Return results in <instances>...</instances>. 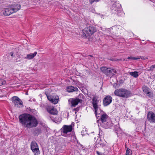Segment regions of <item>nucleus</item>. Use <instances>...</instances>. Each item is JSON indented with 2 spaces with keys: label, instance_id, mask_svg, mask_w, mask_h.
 Returning a JSON list of instances; mask_svg holds the SVG:
<instances>
[{
  "label": "nucleus",
  "instance_id": "f257e3e1",
  "mask_svg": "<svg viewBox=\"0 0 155 155\" xmlns=\"http://www.w3.org/2000/svg\"><path fill=\"white\" fill-rule=\"evenodd\" d=\"M20 122L25 127L31 128L36 127L38 124L37 120L32 115L25 114L19 117Z\"/></svg>",
  "mask_w": 155,
  "mask_h": 155
},
{
  "label": "nucleus",
  "instance_id": "f03ea898",
  "mask_svg": "<svg viewBox=\"0 0 155 155\" xmlns=\"http://www.w3.org/2000/svg\"><path fill=\"white\" fill-rule=\"evenodd\" d=\"M21 8V5L18 4L12 5L7 8H4L3 14L5 16H8L19 10Z\"/></svg>",
  "mask_w": 155,
  "mask_h": 155
},
{
  "label": "nucleus",
  "instance_id": "7ed1b4c3",
  "mask_svg": "<svg viewBox=\"0 0 155 155\" xmlns=\"http://www.w3.org/2000/svg\"><path fill=\"white\" fill-rule=\"evenodd\" d=\"M92 104L94 108V109L95 115L97 118L99 116L98 114L102 111H101L100 107L101 106V101L99 99L98 97L96 96L94 97L92 99Z\"/></svg>",
  "mask_w": 155,
  "mask_h": 155
},
{
  "label": "nucleus",
  "instance_id": "20e7f679",
  "mask_svg": "<svg viewBox=\"0 0 155 155\" xmlns=\"http://www.w3.org/2000/svg\"><path fill=\"white\" fill-rule=\"evenodd\" d=\"M96 31L95 28L93 26L87 27L83 30L82 36L84 38L88 37L92 35Z\"/></svg>",
  "mask_w": 155,
  "mask_h": 155
},
{
  "label": "nucleus",
  "instance_id": "39448f33",
  "mask_svg": "<svg viewBox=\"0 0 155 155\" xmlns=\"http://www.w3.org/2000/svg\"><path fill=\"white\" fill-rule=\"evenodd\" d=\"M114 94L115 95L122 97H127L131 95L130 92L123 89H117L115 90Z\"/></svg>",
  "mask_w": 155,
  "mask_h": 155
},
{
  "label": "nucleus",
  "instance_id": "423d86ee",
  "mask_svg": "<svg viewBox=\"0 0 155 155\" xmlns=\"http://www.w3.org/2000/svg\"><path fill=\"white\" fill-rule=\"evenodd\" d=\"M72 130V127L71 125L69 126L64 125L62 128L61 129L62 132V135L63 136L68 137L70 136L69 135L67 134L69 132H71Z\"/></svg>",
  "mask_w": 155,
  "mask_h": 155
},
{
  "label": "nucleus",
  "instance_id": "0eeeda50",
  "mask_svg": "<svg viewBox=\"0 0 155 155\" xmlns=\"http://www.w3.org/2000/svg\"><path fill=\"white\" fill-rule=\"evenodd\" d=\"M31 149L35 155H38L39 153V149L38 146L36 142L33 141L31 143Z\"/></svg>",
  "mask_w": 155,
  "mask_h": 155
},
{
  "label": "nucleus",
  "instance_id": "6e6552de",
  "mask_svg": "<svg viewBox=\"0 0 155 155\" xmlns=\"http://www.w3.org/2000/svg\"><path fill=\"white\" fill-rule=\"evenodd\" d=\"M12 103L15 106H17V107H19L18 106V104L21 106H23L22 102L17 97L14 96L12 98Z\"/></svg>",
  "mask_w": 155,
  "mask_h": 155
},
{
  "label": "nucleus",
  "instance_id": "1a4fd4ad",
  "mask_svg": "<svg viewBox=\"0 0 155 155\" xmlns=\"http://www.w3.org/2000/svg\"><path fill=\"white\" fill-rule=\"evenodd\" d=\"M147 120L151 123H155V114L152 112H148L147 115Z\"/></svg>",
  "mask_w": 155,
  "mask_h": 155
},
{
  "label": "nucleus",
  "instance_id": "9d476101",
  "mask_svg": "<svg viewBox=\"0 0 155 155\" xmlns=\"http://www.w3.org/2000/svg\"><path fill=\"white\" fill-rule=\"evenodd\" d=\"M46 109L47 112L50 114L53 115H56L58 111L56 109L52 106H48L46 107Z\"/></svg>",
  "mask_w": 155,
  "mask_h": 155
},
{
  "label": "nucleus",
  "instance_id": "9b49d317",
  "mask_svg": "<svg viewBox=\"0 0 155 155\" xmlns=\"http://www.w3.org/2000/svg\"><path fill=\"white\" fill-rule=\"evenodd\" d=\"M47 98L50 101L54 104H56L58 103L59 99V97L57 95L48 96Z\"/></svg>",
  "mask_w": 155,
  "mask_h": 155
},
{
  "label": "nucleus",
  "instance_id": "f8f14e48",
  "mask_svg": "<svg viewBox=\"0 0 155 155\" xmlns=\"http://www.w3.org/2000/svg\"><path fill=\"white\" fill-rule=\"evenodd\" d=\"M112 98L110 96H106L103 100V104L104 106H107L109 104L112 102Z\"/></svg>",
  "mask_w": 155,
  "mask_h": 155
},
{
  "label": "nucleus",
  "instance_id": "ddd939ff",
  "mask_svg": "<svg viewBox=\"0 0 155 155\" xmlns=\"http://www.w3.org/2000/svg\"><path fill=\"white\" fill-rule=\"evenodd\" d=\"M120 5L118 4V5L115 6L114 5L113 8V9L114 11H116L115 13H116L118 16H120L121 15V14H122L123 12L121 8L119 7Z\"/></svg>",
  "mask_w": 155,
  "mask_h": 155
},
{
  "label": "nucleus",
  "instance_id": "4468645a",
  "mask_svg": "<svg viewBox=\"0 0 155 155\" xmlns=\"http://www.w3.org/2000/svg\"><path fill=\"white\" fill-rule=\"evenodd\" d=\"M69 101H70L71 106L74 107L78 104V103L81 102L82 100L78 98H76L75 99H71V100H70Z\"/></svg>",
  "mask_w": 155,
  "mask_h": 155
},
{
  "label": "nucleus",
  "instance_id": "2eb2a0df",
  "mask_svg": "<svg viewBox=\"0 0 155 155\" xmlns=\"http://www.w3.org/2000/svg\"><path fill=\"white\" fill-rule=\"evenodd\" d=\"M101 71L106 75L108 76L111 73V70L105 67H101L100 68Z\"/></svg>",
  "mask_w": 155,
  "mask_h": 155
},
{
  "label": "nucleus",
  "instance_id": "dca6fc26",
  "mask_svg": "<svg viewBox=\"0 0 155 155\" xmlns=\"http://www.w3.org/2000/svg\"><path fill=\"white\" fill-rule=\"evenodd\" d=\"M78 91V89L76 87L70 86L67 87V91L68 92H72L75 91Z\"/></svg>",
  "mask_w": 155,
  "mask_h": 155
},
{
  "label": "nucleus",
  "instance_id": "f3484780",
  "mask_svg": "<svg viewBox=\"0 0 155 155\" xmlns=\"http://www.w3.org/2000/svg\"><path fill=\"white\" fill-rule=\"evenodd\" d=\"M37 52H35L34 53L31 54H28L24 58L28 60H31L32 59L37 55Z\"/></svg>",
  "mask_w": 155,
  "mask_h": 155
},
{
  "label": "nucleus",
  "instance_id": "a211bd4d",
  "mask_svg": "<svg viewBox=\"0 0 155 155\" xmlns=\"http://www.w3.org/2000/svg\"><path fill=\"white\" fill-rule=\"evenodd\" d=\"M108 117V116L106 114H101V120L102 123L106 122L107 119Z\"/></svg>",
  "mask_w": 155,
  "mask_h": 155
},
{
  "label": "nucleus",
  "instance_id": "6ab92c4d",
  "mask_svg": "<svg viewBox=\"0 0 155 155\" xmlns=\"http://www.w3.org/2000/svg\"><path fill=\"white\" fill-rule=\"evenodd\" d=\"M142 89L143 92L146 94H148L150 93V92L149 91V88L147 87L144 86L143 87Z\"/></svg>",
  "mask_w": 155,
  "mask_h": 155
},
{
  "label": "nucleus",
  "instance_id": "aec40b11",
  "mask_svg": "<svg viewBox=\"0 0 155 155\" xmlns=\"http://www.w3.org/2000/svg\"><path fill=\"white\" fill-rule=\"evenodd\" d=\"M129 73L130 75L135 78L139 76V72L138 71H135L132 72H129Z\"/></svg>",
  "mask_w": 155,
  "mask_h": 155
},
{
  "label": "nucleus",
  "instance_id": "412c9836",
  "mask_svg": "<svg viewBox=\"0 0 155 155\" xmlns=\"http://www.w3.org/2000/svg\"><path fill=\"white\" fill-rule=\"evenodd\" d=\"M140 58L141 57L140 56L136 57L130 56V57H128L127 58V59L136 60L137 59H140Z\"/></svg>",
  "mask_w": 155,
  "mask_h": 155
},
{
  "label": "nucleus",
  "instance_id": "4be33fe9",
  "mask_svg": "<svg viewBox=\"0 0 155 155\" xmlns=\"http://www.w3.org/2000/svg\"><path fill=\"white\" fill-rule=\"evenodd\" d=\"M96 153L98 155H105V151L104 150L103 151H96Z\"/></svg>",
  "mask_w": 155,
  "mask_h": 155
},
{
  "label": "nucleus",
  "instance_id": "5701e85b",
  "mask_svg": "<svg viewBox=\"0 0 155 155\" xmlns=\"http://www.w3.org/2000/svg\"><path fill=\"white\" fill-rule=\"evenodd\" d=\"M132 153V151L130 149L127 148L126 150V155H131Z\"/></svg>",
  "mask_w": 155,
  "mask_h": 155
},
{
  "label": "nucleus",
  "instance_id": "b1692460",
  "mask_svg": "<svg viewBox=\"0 0 155 155\" xmlns=\"http://www.w3.org/2000/svg\"><path fill=\"white\" fill-rule=\"evenodd\" d=\"M6 81L5 80L0 79V86L6 84Z\"/></svg>",
  "mask_w": 155,
  "mask_h": 155
},
{
  "label": "nucleus",
  "instance_id": "393cba45",
  "mask_svg": "<svg viewBox=\"0 0 155 155\" xmlns=\"http://www.w3.org/2000/svg\"><path fill=\"white\" fill-rule=\"evenodd\" d=\"M35 132L36 134L37 135L38 134L41 132V130L39 128L35 130Z\"/></svg>",
  "mask_w": 155,
  "mask_h": 155
},
{
  "label": "nucleus",
  "instance_id": "a878e982",
  "mask_svg": "<svg viewBox=\"0 0 155 155\" xmlns=\"http://www.w3.org/2000/svg\"><path fill=\"white\" fill-rule=\"evenodd\" d=\"M155 68V64L151 66L149 69L147 70L148 71H153L154 68Z\"/></svg>",
  "mask_w": 155,
  "mask_h": 155
},
{
  "label": "nucleus",
  "instance_id": "bb28decb",
  "mask_svg": "<svg viewBox=\"0 0 155 155\" xmlns=\"http://www.w3.org/2000/svg\"><path fill=\"white\" fill-rule=\"evenodd\" d=\"M79 110V107H77L76 108H74L73 110V111H75V114H76L77 113V112Z\"/></svg>",
  "mask_w": 155,
  "mask_h": 155
},
{
  "label": "nucleus",
  "instance_id": "cd10ccee",
  "mask_svg": "<svg viewBox=\"0 0 155 155\" xmlns=\"http://www.w3.org/2000/svg\"><path fill=\"white\" fill-rule=\"evenodd\" d=\"M100 142H98V140L96 141V143H97L98 144H99L101 146H103L104 145V144L102 143V141L100 140Z\"/></svg>",
  "mask_w": 155,
  "mask_h": 155
},
{
  "label": "nucleus",
  "instance_id": "c85d7f7f",
  "mask_svg": "<svg viewBox=\"0 0 155 155\" xmlns=\"http://www.w3.org/2000/svg\"><path fill=\"white\" fill-rule=\"evenodd\" d=\"M110 70H111V73H112V74H114V73H117V71H116L114 70V69H110Z\"/></svg>",
  "mask_w": 155,
  "mask_h": 155
},
{
  "label": "nucleus",
  "instance_id": "c756f323",
  "mask_svg": "<svg viewBox=\"0 0 155 155\" xmlns=\"http://www.w3.org/2000/svg\"><path fill=\"white\" fill-rule=\"evenodd\" d=\"M14 53L13 52H11L10 53V54L11 56L13 57V56Z\"/></svg>",
  "mask_w": 155,
  "mask_h": 155
},
{
  "label": "nucleus",
  "instance_id": "7c9ffc66",
  "mask_svg": "<svg viewBox=\"0 0 155 155\" xmlns=\"http://www.w3.org/2000/svg\"><path fill=\"white\" fill-rule=\"evenodd\" d=\"M89 56H91V57H92V56L91 55H89Z\"/></svg>",
  "mask_w": 155,
  "mask_h": 155
},
{
  "label": "nucleus",
  "instance_id": "2f4dec72",
  "mask_svg": "<svg viewBox=\"0 0 155 155\" xmlns=\"http://www.w3.org/2000/svg\"><path fill=\"white\" fill-rule=\"evenodd\" d=\"M111 60V61H114V60Z\"/></svg>",
  "mask_w": 155,
  "mask_h": 155
}]
</instances>
